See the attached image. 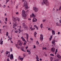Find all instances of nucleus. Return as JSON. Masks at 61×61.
<instances>
[{"label":"nucleus","instance_id":"nucleus-9","mask_svg":"<svg viewBox=\"0 0 61 61\" xmlns=\"http://www.w3.org/2000/svg\"><path fill=\"white\" fill-rule=\"evenodd\" d=\"M10 59H14V56H13V54H11L10 55Z\"/></svg>","mask_w":61,"mask_h":61},{"label":"nucleus","instance_id":"nucleus-64","mask_svg":"<svg viewBox=\"0 0 61 61\" xmlns=\"http://www.w3.org/2000/svg\"><path fill=\"white\" fill-rule=\"evenodd\" d=\"M32 17V15H30V17L31 18Z\"/></svg>","mask_w":61,"mask_h":61},{"label":"nucleus","instance_id":"nucleus-8","mask_svg":"<svg viewBox=\"0 0 61 61\" xmlns=\"http://www.w3.org/2000/svg\"><path fill=\"white\" fill-rule=\"evenodd\" d=\"M13 26H16L17 25V23L16 22H14L13 23Z\"/></svg>","mask_w":61,"mask_h":61},{"label":"nucleus","instance_id":"nucleus-54","mask_svg":"<svg viewBox=\"0 0 61 61\" xmlns=\"http://www.w3.org/2000/svg\"><path fill=\"white\" fill-rule=\"evenodd\" d=\"M0 34H1V33L2 32L1 31V29H0Z\"/></svg>","mask_w":61,"mask_h":61},{"label":"nucleus","instance_id":"nucleus-12","mask_svg":"<svg viewBox=\"0 0 61 61\" xmlns=\"http://www.w3.org/2000/svg\"><path fill=\"white\" fill-rule=\"evenodd\" d=\"M13 19L14 22H15L17 21V19L16 18H14Z\"/></svg>","mask_w":61,"mask_h":61},{"label":"nucleus","instance_id":"nucleus-2","mask_svg":"<svg viewBox=\"0 0 61 61\" xmlns=\"http://www.w3.org/2000/svg\"><path fill=\"white\" fill-rule=\"evenodd\" d=\"M24 7H25V10L27 9L28 8V6H27V2L26 1H25L24 3Z\"/></svg>","mask_w":61,"mask_h":61},{"label":"nucleus","instance_id":"nucleus-62","mask_svg":"<svg viewBox=\"0 0 61 61\" xmlns=\"http://www.w3.org/2000/svg\"><path fill=\"white\" fill-rule=\"evenodd\" d=\"M29 51H28V50H27V52H29Z\"/></svg>","mask_w":61,"mask_h":61},{"label":"nucleus","instance_id":"nucleus-56","mask_svg":"<svg viewBox=\"0 0 61 61\" xmlns=\"http://www.w3.org/2000/svg\"><path fill=\"white\" fill-rule=\"evenodd\" d=\"M17 8H18V6H16V9H17Z\"/></svg>","mask_w":61,"mask_h":61},{"label":"nucleus","instance_id":"nucleus-33","mask_svg":"<svg viewBox=\"0 0 61 61\" xmlns=\"http://www.w3.org/2000/svg\"><path fill=\"white\" fill-rule=\"evenodd\" d=\"M28 53L29 55H30V54H31V52H30V51H29Z\"/></svg>","mask_w":61,"mask_h":61},{"label":"nucleus","instance_id":"nucleus-45","mask_svg":"<svg viewBox=\"0 0 61 61\" xmlns=\"http://www.w3.org/2000/svg\"><path fill=\"white\" fill-rule=\"evenodd\" d=\"M16 15H18L19 14L18 12H16Z\"/></svg>","mask_w":61,"mask_h":61},{"label":"nucleus","instance_id":"nucleus-6","mask_svg":"<svg viewBox=\"0 0 61 61\" xmlns=\"http://www.w3.org/2000/svg\"><path fill=\"white\" fill-rule=\"evenodd\" d=\"M56 50V48L54 47H52L51 48V51L52 52H55Z\"/></svg>","mask_w":61,"mask_h":61},{"label":"nucleus","instance_id":"nucleus-35","mask_svg":"<svg viewBox=\"0 0 61 61\" xmlns=\"http://www.w3.org/2000/svg\"><path fill=\"white\" fill-rule=\"evenodd\" d=\"M17 20L18 21H20V19L19 18H18L17 19Z\"/></svg>","mask_w":61,"mask_h":61},{"label":"nucleus","instance_id":"nucleus-59","mask_svg":"<svg viewBox=\"0 0 61 61\" xmlns=\"http://www.w3.org/2000/svg\"><path fill=\"white\" fill-rule=\"evenodd\" d=\"M8 1H9V0H6V2H7H7H8Z\"/></svg>","mask_w":61,"mask_h":61},{"label":"nucleus","instance_id":"nucleus-25","mask_svg":"<svg viewBox=\"0 0 61 61\" xmlns=\"http://www.w3.org/2000/svg\"><path fill=\"white\" fill-rule=\"evenodd\" d=\"M32 21L33 22H36L35 18H34L32 20Z\"/></svg>","mask_w":61,"mask_h":61},{"label":"nucleus","instance_id":"nucleus-16","mask_svg":"<svg viewBox=\"0 0 61 61\" xmlns=\"http://www.w3.org/2000/svg\"><path fill=\"white\" fill-rule=\"evenodd\" d=\"M52 36L51 35V36L50 37V38H49L50 41H51V39H52Z\"/></svg>","mask_w":61,"mask_h":61},{"label":"nucleus","instance_id":"nucleus-15","mask_svg":"<svg viewBox=\"0 0 61 61\" xmlns=\"http://www.w3.org/2000/svg\"><path fill=\"white\" fill-rule=\"evenodd\" d=\"M34 27H35L36 28L37 30H38V27H37V26H36V25H34Z\"/></svg>","mask_w":61,"mask_h":61},{"label":"nucleus","instance_id":"nucleus-24","mask_svg":"<svg viewBox=\"0 0 61 61\" xmlns=\"http://www.w3.org/2000/svg\"><path fill=\"white\" fill-rule=\"evenodd\" d=\"M23 59L24 58H20V59L21 61H23Z\"/></svg>","mask_w":61,"mask_h":61},{"label":"nucleus","instance_id":"nucleus-38","mask_svg":"<svg viewBox=\"0 0 61 61\" xmlns=\"http://www.w3.org/2000/svg\"><path fill=\"white\" fill-rule=\"evenodd\" d=\"M3 7V8H5V5H3L2 6Z\"/></svg>","mask_w":61,"mask_h":61},{"label":"nucleus","instance_id":"nucleus-57","mask_svg":"<svg viewBox=\"0 0 61 61\" xmlns=\"http://www.w3.org/2000/svg\"><path fill=\"white\" fill-rule=\"evenodd\" d=\"M31 19L30 18L28 19V20H31Z\"/></svg>","mask_w":61,"mask_h":61},{"label":"nucleus","instance_id":"nucleus-18","mask_svg":"<svg viewBox=\"0 0 61 61\" xmlns=\"http://www.w3.org/2000/svg\"><path fill=\"white\" fill-rule=\"evenodd\" d=\"M52 44H53L54 45H56V43L54 42V41H52Z\"/></svg>","mask_w":61,"mask_h":61},{"label":"nucleus","instance_id":"nucleus-17","mask_svg":"<svg viewBox=\"0 0 61 61\" xmlns=\"http://www.w3.org/2000/svg\"><path fill=\"white\" fill-rule=\"evenodd\" d=\"M23 44V43H19V45L20 46H22V45Z\"/></svg>","mask_w":61,"mask_h":61},{"label":"nucleus","instance_id":"nucleus-63","mask_svg":"<svg viewBox=\"0 0 61 61\" xmlns=\"http://www.w3.org/2000/svg\"><path fill=\"white\" fill-rule=\"evenodd\" d=\"M10 40H12V38H11V37H10Z\"/></svg>","mask_w":61,"mask_h":61},{"label":"nucleus","instance_id":"nucleus-49","mask_svg":"<svg viewBox=\"0 0 61 61\" xmlns=\"http://www.w3.org/2000/svg\"><path fill=\"white\" fill-rule=\"evenodd\" d=\"M46 20H42L43 22H45V21H46Z\"/></svg>","mask_w":61,"mask_h":61},{"label":"nucleus","instance_id":"nucleus-46","mask_svg":"<svg viewBox=\"0 0 61 61\" xmlns=\"http://www.w3.org/2000/svg\"><path fill=\"white\" fill-rule=\"evenodd\" d=\"M30 39L31 40V41H33V38H30Z\"/></svg>","mask_w":61,"mask_h":61},{"label":"nucleus","instance_id":"nucleus-26","mask_svg":"<svg viewBox=\"0 0 61 61\" xmlns=\"http://www.w3.org/2000/svg\"><path fill=\"white\" fill-rule=\"evenodd\" d=\"M36 59H37V60H38L39 59V58H38V56L36 55Z\"/></svg>","mask_w":61,"mask_h":61},{"label":"nucleus","instance_id":"nucleus-60","mask_svg":"<svg viewBox=\"0 0 61 61\" xmlns=\"http://www.w3.org/2000/svg\"><path fill=\"white\" fill-rule=\"evenodd\" d=\"M21 38L22 40L24 38H23V36H22L21 37Z\"/></svg>","mask_w":61,"mask_h":61},{"label":"nucleus","instance_id":"nucleus-22","mask_svg":"<svg viewBox=\"0 0 61 61\" xmlns=\"http://www.w3.org/2000/svg\"><path fill=\"white\" fill-rule=\"evenodd\" d=\"M60 25L59 23L57 22L56 23V26H59Z\"/></svg>","mask_w":61,"mask_h":61},{"label":"nucleus","instance_id":"nucleus-7","mask_svg":"<svg viewBox=\"0 0 61 61\" xmlns=\"http://www.w3.org/2000/svg\"><path fill=\"white\" fill-rule=\"evenodd\" d=\"M41 37L40 38V40L41 41H43V35L42 34H41L40 35Z\"/></svg>","mask_w":61,"mask_h":61},{"label":"nucleus","instance_id":"nucleus-5","mask_svg":"<svg viewBox=\"0 0 61 61\" xmlns=\"http://www.w3.org/2000/svg\"><path fill=\"white\" fill-rule=\"evenodd\" d=\"M22 25L23 26L24 28H25V29H27L28 28V27H27V26L25 25V23H23Z\"/></svg>","mask_w":61,"mask_h":61},{"label":"nucleus","instance_id":"nucleus-34","mask_svg":"<svg viewBox=\"0 0 61 61\" xmlns=\"http://www.w3.org/2000/svg\"><path fill=\"white\" fill-rule=\"evenodd\" d=\"M5 21L7 22V18H6L5 19Z\"/></svg>","mask_w":61,"mask_h":61},{"label":"nucleus","instance_id":"nucleus-50","mask_svg":"<svg viewBox=\"0 0 61 61\" xmlns=\"http://www.w3.org/2000/svg\"><path fill=\"white\" fill-rule=\"evenodd\" d=\"M7 61H9V58H8L7 59Z\"/></svg>","mask_w":61,"mask_h":61},{"label":"nucleus","instance_id":"nucleus-43","mask_svg":"<svg viewBox=\"0 0 61 61\" xmlns=\"http://www.w3.org/2000/svg\"><path fill=\"white\" fill-rule=\"evenodd\" d=\"M34 19H35V22H36V21H37V19H36V18H34Z\"/></svg>","mask_w":61,"mask_h":61},{"label":"nucleus","instance_id":"nucleus-21","mask_svg":"<svg viewBox=\"0 0 61 61\" xmlns=\"http://www.w3.org/2000/svg\"><path fill=\"white\" fill-rule=\"evenodd\" d=\"M40 27L41 28H42L43 27V25L42 24H41V25Z\"/></svg>","mask_w":61,"mask_h":61},{"label":"nucleus","instance_id":"nucleus-14","mask_svg":"<svg viewBox=\"0 0 61 61\" xmlns=\"http://www.w3.org/2000/svg\"><path fill=\"white\" fill-rule=\"evenodd\" d=\"M9 53V54H10V52H8L7 51L6 52H5V54H6V55H8V53Z\"/></svg>","mask_w":61,"mask_h":61},{"label":"nucleus","instance_id":"nucleus-55","mask_svg":"<svg viewBox=\"0 0 61 61\" xmlns=\"http://www.w3.org/2000/svg\"><path fill=\"white\" fill-rule=\"evenodd\" d=\"M22 40L23 41H25V39H24V38L22 39Z\"/></svg>","mask_w":61,"mask_h":61},{"label":"nucleus","instance_id":"nucleus-61","mask_svg":"<svg viewBox=\"0 0 61 61\" xmlns=\"http://www.w3.org/2000/svg\"><path fill=\"white\" fill-rule=\"evenodd\" d=\"M48 30H50V28H48Z\"/></svg>","mask_w":61,"mask_h":61},{"label":"nucleus","instance_id":"nucleus-28","mask_svg":"<svg viewBox=\"0 0 61 61\" xmlns=\"http://www.w3.org/2000/svg\"><path fill=\"white\" fill-rule=\"evenodd\" d=\"M36 43L37 44V45H39V43L38 41H37Z\"/></svg>","mask_w":61,"mask_h":61},{"label":"nucleus","instance_id":"nucleus-39","mask_svg":"<svg viewBox=\"0 0 61 61\" xmlns=\"http://www.w3.org/2000/svg\"><path fill=\"white\" fill-rule=\"evenodd\" d=\"M16 47L18 48H20V47H19L18 46L17 47V46L16 45Z\"/></svg>","mask_w":61,"mask_h":61},{"label":"nucleus","instance_id":"nucleus-48","mask_svg":"<svg viewBox=\"0 0 61 61\" xmlns=\"http://www.w3.org/2000/svg\"><path fill=\"white\" fill-rule=\"evenodd\" d=\"M60 34V32H58V35H59V34Z\"/></svg>","mask_w":61,"mask_h":61},{"label":"nucleus","instance_id":"nucleus-27","mask_svg":"<svg viewBox=\"0 0 61 61\" xmlns=\"http://www.w3.org/2000/svg\"><path fill=\"white\" fill-rule=\"evenodd\" d=\"M0 44H1L2 45L3 44V41H0Z\"/></svg>","mask_w":61,"mask_h":61},{"label":"nucleus","instance_id":"nucleus-31","mask_svg":"<svg viewBox=\"0 0 61 61\" xmlns=\"http://www.w3.org/2000/svg\"><path fill=\"white\" fill-rule=\"evenodd\" d=\"M50 56H54V55L52 54H50Z\"/></svg>","mask_w":61,"mask_h":61},{"label":"nucleus","instance_id":"nucleus-47","mask_svg":"<svg viewBox=\"0 0 61 61\" xmlns=\"http://www.w3.org/2000/svg\"><path fill=\"white\" fill-rule=\"evenodd\" d=\"M28 46H27L25 48H26V49H27V48H28Z\"/></svg>","mask_w":61,"mask_h":61},{"label":"nucleus","instance_id":"nucleus-11","mask_svg":"<svg viewBox=\"0 0 61 61\" xmlns=\"http://www.w3.org/2000/svg\"><path fill=\"white\" fill-rule=\"evenodd\" d=\"M25 35H26V36H27V38L26 39L27 40H28V37H29V35H28V34L27 33H25Z\"/></svg>","mask_w":61,"mask_h":61},{"label":"nucleus","instance_id":"nucleus-44","mask_svg":"<svg viewBox=\"0 0 61 61\" xmlns=\"http://www.w3.org/2000/svg\"><path fill=\"white\" fill-rule=\"evenodd\" d=\"M33 46H34V48H36V46H35V45H34Z\"/></svg>","mask_w":61,"mask_h":61},{"label":"nucleus","instance_id":"nucleus-3","mask_svg":"<svg viewBox=\"0 0 61 61\" xmlns=\"http://www.w3.org/2000/svg\"><path fill=\"white\" fill-rule=\"evenodd\" d=\"M25 11L24 10H22V15L23 17H24V19H25V18H26V15L25 14Z\"/></svg>","mask_w":61,"mask_h":61},{"label":"nucleus","instance_id":"nucleus-52","mask_svg":"<svg viewBox=\"0 0 61 61\" xmlns=\"http://www.w3.org/2000/svg\"><path fill=\"white\" fill-rule=\"evenodd\" d=\"M24 42H25V43H27V41H25V40L24 41Z\"/></svg>","mask_w":61,"mask_h":61},{"label":"nucleus","instance_id":"nucleus-53","mask_svg":"<svg viewBox=\"0 0 61 61\" xmlns=\"http://www.w3.org/2000/svg\"><path fill=\"white\" fill-rule=\"evenodd\" d=\"M2 38H1V39L0 40V42H1V41H2Z\"/></svg>","mask_w":61,"mask_h":61},{"label":"nucleus","instance_id":"nucleus-40","mask_svg":"<svg viewBox=\"0 0 61 61\" xmlns=\"http://www.w3.org/2000/svg\"><path fill=\"white\" fill-rule=\"evenodd\" d=\"M21 51H23V52H24V49H21Z\"/></svg>","mask_w":61,"mask_h":61},{"label":"nucleus","instance_id":"nucleus-41","mask_svg":"<svg viewBox=\"0 0 61 61\" xmlns=\"http://www.w3.org/2000/svg\"><path fill=\"white\" fill-rule=\"evenodd\" d=\"M19 33H20V32H21V30L20 29H19Z\"/></svg>","mask_w":61,"mask_h":61},{"label":"nucleus","instance_id":"nucleus-36","mask_svg":"<svg viewBox=\"0 0 61 61\" xmlns=\"http://www.w3.org/2000/svg\"><path fill=\"white\" fill-rule=\"evenodd\" d=\"M19 43H22V42L20 40H19Z\"/></svg>","mask_w":61,"mask_h":61},{"label":"nucleus","instance_id":"nucleus-32","mask_svg":"<svg viewBox=\"0 0 61 61\" xmlns=\"http://www.w3.org/2000/svg\"><path fill=\"white\" fill-rule=\"evenodd\" d=\"M8 32H7L6 34V36H8Z\"/></svg>","mask_w":61,"mask_h":61},{"label":"nucleus","instance_id":"nucleus-37","mask_svg":"<svg viewBox=\"0 0 61 61\" xmlns=\"http://www.w3.org/2000/svg\"><path fill=\"white\" fill-rule=\"evenodd\" d=\"M24 46H25L26 45V43L25 42H24L23 44Z\"/></svg>","mask_w":61,"mask_h":61},{"label":"nucleus","instance_id":"nucleus-10","mask_svg":"<svg viewBox=\"0 0 61 61\" xmlns=\"http://www.w3.org/2000/svg\"><path fill=\"white\" fill-rule=\"evenodd\" d=\"M57 57H58V58H60H60H61V56H60V55L59 54H57Z\"/></svg>","mask_w":61,"mask_h":61},{"label":"nucleus","instance_id":"nucleus-20","mask_svg":"<svg viewBox=\"0 0 61 61\" xmlns=\"http://www.w3.org/2000/svg\"><path fill=\"white\" fill-rule=\"evenodd\" d=\"M32 16L33 17V18H34V17H35V15L34 14L32 13Z\"/></svg>","mask_w":61,"mask_h":61},{"label":"nucleus","instance_id":"nucleus-1","mask_svg":"<svg viewBox=\"0 0 61 61\" xmlns=\"http://www.w3.org/2000/svg\"><path fill=\"white\" fill-rule=\"evenodd\" d=\"M43 2H41V4L42 5L45 4V5L47 6H48L49 5V2L47 0H42Z\"/></svg>","mask_w":61,"mask_h":61},{"label":"nucleus","instance_id":"nucleus-42","mask_svg":"<svg viewBox=\"0 0 61 61\" xmlns=\"http://www.w3.org/2000/svg\"><path fill=\"white\" fill-rule=\"evenodd\" d=\"M10 55L9 54V55L7 56H8V57H10Z\"/></svg>","mask_w":61,"mask_h":61},{"label":"nucleus","instance_id":"nucleus-13","mask_svg":"<svg viewBox=\"0 0 61 61\" xmlns=\"http://www.w3.org/2000/svg\"><path fill=\"white\" fill-rule=\"evenodd\" d=\"M52 35H55V30H52Z\"/></svg>","mask_w":61,"mask_h":61},{"label":"nucleus","instance_id":"nucleus-4","mask_svg":"<svg viewBox=\"0 0 61 61\" xmlns=\"http://www.w3.org/2000/svg\"><path fill=\"white\" fill-rule=\"evenodd\" d=\"M33 9L34 10L35 12H37L38 10V9L36 7H34L33 8Z\"/></svg>","mask_w":61,"mask_h":61},{"label":"nucleus","instance_id":"nucleus-23","mask_svg":"<svg viewBox=\"0 0 61 61\" xmlns=\"http://www.w3.org/2000/svg\"><path fill=\"white\" fill-rule=\"evenodd\" d=\"M57 49H56V51L55 52V54L56 55V53H57Z\"/></svg>","mask_w":61,"mask_h":61},{"label":"nucleus","instance_id":"nucleus-58","mask_svg":"<svg viewBox=\"0 0 61 61\" xmlns=\"http://www.w3.org/2000/svg\"><path fill=\"white\" fill-rule=\"evenodd\" d=\"M40 61H42V59H40Z\"/></svg>","mask_w":61,"mask_h":61},{"label":"nucleus","instance_id":"nucleus-29","mask_svg":"<svg viewBox=\"0 0 61 61\" xmlns=\"http://www.w3.org/2000/svg\"><path fill=\"white\" fill-rule=\"evenodd\" d=\"M12 48H11L10 49V52H12Z\"/></svg>","mask_w":61,"mask_h":61},{"label":"nucleus","instance_id":"nucleus-30","mask_svg":"<svg viewBox=\"0 0 61 61\" xmlns=\"http://www.w3.org/2000/svg\"><path fill=\"white\" fill-rule=\"evenodd\" d=\"M35 28H31V30H35Z\"/></svg>","mask_w":61,"mask_h":61},{"label":"nucleus","instance_id":"nucleus-19","mask_svg":"<svg viewBox=\"0 0 61 61\" xmlns=\"http://www.w3.org/2000/svg\"><path fill=\"white\" fill-rule=\"evenodd\" d=\"M36 32H35L34 34V35L35 37L36 36Z\"/></svg>","mask_w":61,"mask_h":61},{"label":"nucleus","instance_id":"nucleus-51","mask_svg":"<svg viewBox=\"0 0 61 61\" xmlns=\"http://www.w3.org/2000/svg\"><path fill=\"white\" fill-rule=\"evenodd\" d=\"M18 31H15V33H18Z\"/></svg>","mask_w":61,"mask_h":61}]
</instances>
